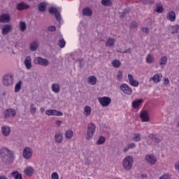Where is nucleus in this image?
<instances>
[{
  "instance_id": "a878e982",
  "label": "nucleus",
  "mask_w": 179,
  "mask_h": 179,
  "mask_svg": "<svg viewBox=\"0 0 179 179\" xmlns=\"http://www.w3.org/2000/svg\"><path fill=\"white\" fill-rule=\"evenodd\" d=\"M55 140L57 142V143H62V141H63L62 134L59 132L56 133L55 135Z\"/></svg>"
},
{
  "instance_id": "b1692460",
  "label": "nucleus",
  "mask_w": 179,
  "mask_h": 179,
  "mask_svg": "<svg viewBox=\"0 0 179 179\" xmlns=\"http://www.w3.org/2000/svg\"><path fill=\"white\" fill-rule=\"evenodd\" d=\"M166 17L168 20L170 22H175L176 21V13L174 11H171L168 13Z\"/></svg>"
},
{
  "instance_id": "5701e85b",
  "label": "nucleus",
  "mask_w": 179,
  "mask_h": 179,
  "mask_svg": "<svg viewBox=\"0 0 179 179\" xmlns=\"http://www.w3.org/2000/svg\"><path fill=\"white\" fill-rule=\"evenodd\" d=\"M10 177L14 179H23V176L19 171H13L10 174Z\"/></svg>"
},
{
  "instance_id": "423d86ee",
  "label": "nucleus",
  "mask_w": 179,
  "mask_h": 179,
  "mask_svg": "<svg viewBox=\"0 0 179 179\" xmlns=\"http://www.w3.org/2000/svg\"><path fill=\"white\" fill-rule=\"evenodd\" d=\"M120 89L124 94H127V96H131L132 94V88L128 85V84H122L120 85Z\"/></svg>"
},
{
  "instance_id": "6ab92c4d",
  "label": "nucleus",
  "mask_w": 179,
  "mask_h": 179,
  "mask_svg": "<svg viewBox=\"0 0 179 179\" xmlns=\"http://www.w3.org/2000/svg\"><path fill=\"white\" fill-rule=\"evenodd\" d=\"M24 64L25 67L27 68V69H28V70L31 69V57H30V56H27L25 58Z\"/></svg>"
},
{
  "instance_id": "3c124183",
  "label": "nucleus",
  "mask_w": 179,
  "mask_h": 179,
  "mask_svg": "<svg viewBox=\"0 0 179 179\" xmlns=\"http://www.w3.org/2000/svg\"><path fill=\"white\" fill-rule=\"evenodd\" d=\"M117 80H121V79H122V71H119L117 72Z\"/></svg>"
},
{
  "instance_id": "a19ab883",
  "label": "nucleus",
  "mask_w": 179,
  "mask_h": 179,
  "mask_svg": "<svg viewBox=\"0 0 179 179\" xmlns=\"http://www.w3.org/2000/svg\"><path fill=\"white\" fill-rule=\"evenodd\" d=\"M20 30H21V31H24V30H26V22L23 21L20 22Z\"/></svg>"
},
{
  "instance_id": "603ef678",
  "label": "nucleus",
  "mask_w": 179,
  "mask_h": 179,
  "mask_svg": "<svg viewBox=\"0 0 179 179\" xmlns=\"http://www.w3.org/2000/svg\"><path fill=\"white\" fill-rule=\"evenodd\" d=\"M173 29H175V30L172 32L173 34H176V33H178V30H179V25L176 24L175 26L173 27Z\"/></svg>"
},
{
  "instance_id": "c9c22d12",
  "label": "nucleus",
  "mask_w": 179,
  "mask_h": 179,
  "mask_svg": "<svg viewBox=\"0 0 179 179\" xmlns=\"http://www.w3.org/2000/svg\"><path fill=\"white\" fill-rule=\"evenodd\" d=\"M166 64H167V57L164 56L159 61V65L163 67L164 65H166Z\"/></svg>"
},
{
  "instance_id": "dca6fc26",
  "label": "nucleus",
  "mask_w": 179,
  "mask_h": 179,
  "mask_svg": "<svg viewBox=\"0 0 179 179\" xmlns=\"http://www.w3.org/2000/svg\"><path fill=\"white\" fill-rule=\"evenodd\" d=\"M143 103V99H137L132 102L131 107L134 110H136V108H138V107Z\"/></svg>"
},
{
  "instance_id": "9d476101",
  "label": "nucleus",
  "mask_w": 179,
  "mask_h": 179,
  "mask_svg": "<svg viewBox=\"0 0 179 179\" xmlns=\"http://www.w3.org/2000/svg\"><path fill=\"white\" fill-rule=\"evenodd\" d=\"M127 78L131 86H133V87H138L139 86V81L135 80L132 74H128Z\"/></svg>"
},
{
  "instance_id": "9b49d317",
  "label": "nucleus",
  "mask_w": 179,
  "mask_h": 179,
  "mask_svg": "<svg viewBox=\"0 0 179 179\" xmlns=\"http://www.w3.org/2000/svg\"><path fill=\"white\" fill-rule=\"evenodd\" d=\"M34 62L35 64L42 65L43 66H47L49 64L48 60L42 57H36L34 59Z\"/></svg>"
},
{
  "instance_id": "f8f14e48",
  "label": "nucleus",
  "mask_w": 179,
  "mask_h": 179,
  "mask_svg": "<svg viewBox=\"0 0 179 179\" xmlns=\"http://www.w3.org/2000/svg\"><path fill=\"white\" fill-rule=\"evenodd\" d=\"M22 153L24 159H29L33 156V151L29 147L25 148Z\"/></svg>"
},
{
  "instance_id": "0e129e2a",
  "label": "nucleus",
  "mask_w": 179,
  "mask_h": 179,
  "mask_svg": "<svg viewBox=\"0 0 179 179\" xmlns=\"http://www.w3.org/2000/svg\"><path fill=\"white\" fill-rule=\"evenodd\" d=\"M142 177H146V176H143V175H142Z\"/></svg>"
},
{
  "instance_id": "e433bc0d",
  "label": "nucleus",
  "mask_w": 179,
  "mask_h": 179,
  "mask_svg": "<svg viewBox=\"0 0 179 179\" xmlns=\"http://www.w3.org/2000/svg\"><path fill=\"white\" fill-rule=\"evenodd\" d=\"M150 138V139H151L152 141H155V142H156L157 143H159L160 142V138H157V137L156 136V135L151 134L149 135L148 136Z\"/></svg>"
},
{
  "instance_id": "ea45409f",
  "label": "nucleus",
  "mask_w": 179,
  "mask_h": 179,
  "mask_svg": "<svg viewBox=\"0 0 179 179\" xmlns=\"http://www.w3.org/2000/svg\"><path fill=\"white\" fill-rule=\"evenodd\" d=\"M133 141L134 142H139V141H141V134H134L133 136Z\"/></svg>"
},
{
  "instance_id": "20e7f679",
  "label": "nucleus",
  "mask_w": 179,
  "mask_h": 179,
  "mask_svg": "<svg viewBox=\"0 0 179 179\" xmlns=\"http://www.w3.org/2000/svg\"><path fill=\"white\" fill-rule=\"evenodd\" d=\"M98 101L102 107H108L111 104V98L108 96L99 97Z\"/></svg>"
},
{
  "instance_id": "4468645a",
  "label": "nucleus",
  "mask_w": 179,
  "mask_h": 179,
  "mask_svg": "<svg viewBox=\"0 0 179 179\" xmlns=\"http://www.w3.org/2000/svg\"><path fill=\"white\" fill-rule=\"evenodd\" d=\"M10 22V16L8 14H2L0 15L1 23H9Z\"/></svg>"
},
{
  "instance_id": "4be33fe9",
  "label": "nucleus",
  "mask_w": 179,
  "mask_h": 179,
  "mask_svg": "<svg viewBox=\"0 0 179 179\" xmlns=\"http://www.w3.org/2000/svg\"><path fill=\"white\" fill-rule=\"evenodd\" d=\"M1 131L4 136H9V134H10V127L3 126L1 127Z\"/></svg>"
},
{
  "instance_id": "2eb2a0df",
  "label": "nucleus",
  "mask_w": 179,
  "mask_h": 179,
  "mask_svg": "<svg viewBox=\"0 0 179 179\" xmlns=\"http://www.w3.org/2000/svg\"><path fill=\"white\" fill-rule=\"evenodd\" d=\"M24 173L28 177H31L34 174V169L31 166H27L24 169Z\"/></svg>"
},
{
  "instance_id": "ddd939ff",
  "label": "nucleus",
  "mask_w": 179,
  "mask_h": 179,
  "mask_svg": "<svg viewBox=\"0 0 179 179\" xmlns=\"http://www.w3.org/2000/svg\"><path fill=\"white\" fill-rule=\"evenodd\" d=\"M140 118L142 120V122H148L150 120V117H149V113L148 111L143 110L141 112Z\"/></svg>"
},
{
  "instance_id": "c756f323",
  "label": "nucleus",
  "mask_w": 179,
  "mask_h": 179,
  "mask_svg": "<svg viewBox=\"0 0 179 179\" xmlns=\"http://www.w3.org/2000/svg\"><path fill=\"white\" fill-rule=\"evenodd\" d=\"M145 61L147 64H152L155 61V57L152 54H148L145 58Z\"/></svg>"
},
{
  "instance_id": "2f4dec72",
  "label": "nucleus",
  "mask_w": 179,
  "mask_h": 179,
  "mask_svg": "<svg viewBox=\"0 0 179 179\" xmlns=\"http://www.w3.org/2000/svg\"><path fill=\"white\" fill-rule=\"evenodd\" d=\"M84 113H85V116L90 117V114H92V108L89 106H85L84 108Z\"/></svg>"
},
{
  "instance_id": "79ce46f5",
  "label": "nucleus",
  "mask_w": 179,
  "mask_h": 179,
  "mask_svg": "<svg viewBox=\"0 0 179 179\" xmlns=\"http://www.w3.org/2000/svg\"><path fill=\"white\" fill-rule=\"evenodd\" d=\"M66 43L65 42V40L61 39L58 42V45L60 47V48H64L66 45Z\"/></svg>"
},
{
  "instance_id": "c03bdc74",
  "label": "nucleus",
  "mask_w": 179,
  "mask_h": 179,
  "mask_svg": "<svg viewBox=\"0 0 179 179\" xmlns=\"http://www.w3.org/2000/svg\"><path fill=\"white\" fill-rule=\"evenodd\" d=\"M106 142V138L104 136H100L99 140L97 141V144L98 145H103Z\"/></svg>"
},
{
  "instance_id": "09e8293b",
  "label": "nucleus",
  "mask_w": 179,
  "mask_h": 179,
  "mask_svg": "<svg viewBox=\"0 0 179 179\" xmlns=\"http://www.w3.org/2000/svg\"><path fill=\"white\" fill-rule=\"evenodd\" d=\"M48 31H55L57 30V27L54 25H50L48 27Z\"/></svg>"
},
{
  "instance_id": "412c9836",
  "label": "nucleus",
  "mask_w": 179,
  "mask_h": 179,
  "mask_svg": "<svg viewBox=\"0 0 179 179\" xmlns=\"http://www.w3.org/2000/svg\"><path fill=\"white\" fill-rule=\"evenodd\" d=\"M87 83L92 86H94L97 83V78L94 76H91L87 78Z\"/></svg>"
},
{
  "instance_id": "0eeeda50",
  "label": "nucleus",
  "mask_w": 179,
  "mask_h": 179,
  "mask_svg": "<svg viewBox=\"0 0 179 179\" xmlns=\"http://www.w3.org/2000/svg\"><path fill=\"white\" fill-rule=\"evenodd\" d=\"M45 114L46 115H55L56 117H62L64 115V113L61 111H58L57 110L55 109H49L45 110Z\"/></svg>"
},
{
  "instance_id": "de8ad7c7",
  "label": "nucleus",
  "mask_w": 179,
  "mask_h": 179,
  "mask_svg": "<svg viewBox=\"0 0 179 179\" xmlns=\"http://www.w3.org/2000/svg\"><path fill=\"white\" fill-rule=\"evenodd\" d=\"M52 179H59V176L58 175V173L54 172L51 175Z\"/></svg>"
},
{
  "instance_id": "a211bd4d",
  "label": "nucleus",
  "mask_w": 179,
  "mask_h": 179,
  "mask_svg": "<svg viewBox=\"0 0 179 179\" xmlns=\"http://www.w3.org/2000/svg\"><path fill=\"white\" fill-rule=\"evenodd\" d=\"M145 160L150 164H155L156 163V157H155L153 155H146Z\"/></svg>"
},
{
  "instance_id": "5fc2aeb1",
  "label": "nucleus",
  "mask_w": 179,
  "mask_h": 179,
  "mask_svg": "<svg viewBox=\"0 0 179 179\" xmlns=\"http://www.w3.org/2000/svg\"><path fill=\"white\" fill-rule=\"evenodd\" d=\"M142 31L143 32V33H146L147 34H149V29H148L147 27H143V29H142Z\"/></svg>"
},
{
  "instance_id": "72a5a7b5",
  "label": "nucleus",
  "mask_w": 179,
  "mask_h": 179,
  "mask_svg": "<svg viewBox=\"0 0 179 179\" xmlns=\"http://www.w3.org/2000/svg\"><path fill=\"white\" fill-rule=\"evenodd\" d=\"M38 48V43H37V41H34L30 45L31 51H36V50H37Z\"/></svg>"
},
{
  "instance_id": "f3484780",
  "label": "nucleus",
  "mask_w": 179,
  "mask_h": 179,
  "mask_svg": "<svg viewBox=\"0 0 179 179\" xmlns=\"http://www.w3.org/2000/svg\"><path fill=\"white\" fill-rule=\"evenodd\" d=\"M5 118H8V117H15L16 115V110L13 109H8L5 111Z\"/></svg>"
},
{
  "instance_id": "1a4fd4ad",
  "label": "nucleus",
  "mask_w": 179,
  "mask_h": 179,
  "mask_svg": "<svg viewBox=\"0 0 179 179\" xmlns=\"http://www.w3.org/2000/svg\"><path fill=\"white\" fill-rule=\"evenodd\" d=\"M13 83V76L6 75L3 77V84L4 86H10Z\"/></svg>"
},
{
  "instance_id": "7ed1b4c3",
  "label": "nucleus",
  "mask_w": 179,
  "mask_h": 179,
  "mask_svg": "<svg viewBox=\"0 0 179 179\" xmlns=\"http://www.w3.org/2000/svg\"><path fill=\"white\" fill-rule=\"evenodd\" d=\"M94 132H96V124L94 123H90L88 124L87 132V139H92L93 138V135H94Z\"/></svg>"
},
{
  "instance_id": "bf43d9fd",
  "label": "nucleus",
  "mask_w": 179,
  "mask_h": 179,
  "mask_svg": "<svg viewBox=\"0 0 179 179\" xmlns=\"http://www.w3.org/2000/svg\"><path fill=\"white\" fill-rule=\"evenodd\" d=\"M0 179H8V177L6 176H0Z\"/></svg>"
},
{
  "instance_id": "cd10ccee",
  "label": "nucleus",
  "mask_w": 179,
  "mask_h": 179,
  "mask_svg": "<svg viewBox=\"0 0 179 179\" xmlns=\"http://www.w3.org/2000/svg\"><path fill=\"white\" fill-rule=\"evenodd\" d=\"M52 90L54 93H59V85L58 83H54L52 85Z\"/></svg>"
},
{
  "instance_id": "864d4df0",
  "label": "nucleus",
  "mask_w": 179,
  "mask_h": 179,
  "mask_svg": "<svg viewBox=\"0 0 179 179\" xmlns=\"http://www.w3.org/2000/svg\"><path fill=\"white\" fill-rule=\"evenodd\" d=\"M135 27H138V23L136 22H132L131 24V29H135Z\"/></svg>"
},
{
  "instance_id": "39448f33",
  "label": "nucleus",
  "mask_w": 179,
  "mask_h": 179,
  "mask_svg": "<svg viewBox=\"0 0 179 179\" xmlns=\"http://www.w3.org/2000/svg\"><path fill=\"white\" fill-rule=\"evenodd\" d=\"M48 12L49 13H50V15H55L57 20L58 22H61V14L59 13V12H58V9H57V8L55 7H50L48 9Z\"/></svg>"
},
{
  "instance_id": "7c9ffc66",
  "label": "nucleus",
  "mask_w": 179,
  "mask_h": 179,
  "mask_svg": "<svg viewBox=\"0 0 179 179\" xmlns=\"http://www.w3.org/2000/svg\"><path fill=\"white\" fill-rule=\"evenodd\" d=\"M45 8H47V4L44 2H41L38 5V9L39 12H44L45 10Z\"/></svg>"
},
{
  "instance_id": "4c0bfd02",
  "label": "nucleus",
  "mask_w": 179,
  "mask_h": 179,
  "mask_svg": "<svg viewBox=\"0 0 179 179\" xmlns=\"http://www.w3.org/2000/svg\"><path fill=\"white\" fill-rule=\"evenodd\" d=\"M20 89H22V81H19L15 86V92L17 93V92H20Z\"/></svg>"
},
{
  "instance_id": "680f3d73",
  "label": "nucleus",
  "mask_w": 179,
  "mask_h": 179,
  "mask_svg": "<svg viewBox=\"0 0 179 179\" xmlns=\"http://www.w3.org/2000/svg\"><path fill=\"white\" fill-rule=\"evenodd\" d=\"M124 52V53L131 52V48H129V49L126 50Z\"/></svg>"
},
{
  "instance_id": "f03ea898",
  "label": "nucleus",
  "mask_w": 179,
  "mask_h": 179,
  "mask_svg": "<svg viewBox=\"0 0 179 179\" xmlns=\"http://www.w3.org/2000/svg\"><path fill=\"white\" fill-rule=\"evenodd\" d=\"M134 163V158L132 156H127L123 160V167L125 170H131L132 169V164Z\"/></svg>"
},
{
  "instance_id": "13d9d810",
  "label": "nucleus",
  "mask_w": 179,
  "mask_h": 179,
  "mask_svg": "<svg viewBox=\"0 0 179 179\" xmlns=\"http://www.w3.org/2000/svg\"><path fill=\"white\" fill-rule=\"evenodd\" d=\"M175 169L176 170H179V162L175 164Z\"/></svg>"
},
{
  "instance_id": "aec40b11",
  "label": "nucleus",
  "mask_w": 179,
  "mask_h": 179,
  "mask_svg": "<svg viewBox=\"0 0 179 179\" xmlns=\"http://www.w3.org/2000/svg\"><path fill=\"white\" fill-rule=\"evenodd\" d=\"M29 8H30V6L25 3H20L17 5V10H23L24 9H29Z\"/></svg>"
},
{
  "instance_id": "f257e3e1",
  "label": "nucleus",
  "mask_w": 179,
  "mask_h": 179,
  "mask_svg": "<svg viewBox=\"0 0 179 179\" xmlns=\"http://www.w3.org/2000/svg\"><path fill=\"white\" fill-rule=\"evenodd\" d=\"M13 151H10L7 148H3L0 150V156L1 157H7V163H12L13 162L15 157Z\"/></svg>"
},
{
  "instance_id": "49530a36",
  "label": "nucleus",
  "mask_w": 179,
  "mask_h": 179,
  "mask_svg": "<svg viewBox=\"0 0 179 179\" xmlns=\"http://www.w3.org/2000/svg\"><path fill=\"white\" fill-rule=\"evenodd\" d=\"M127 13H129V11L128 10H124V12L120 13L121 19H122L123 17H125Z\"/></svg>"
},
{
  "instance_id": "a18cd8bd",
  "label": "nucleus",
  "mask_w": 179,
  "mask_h": 179,
  "mask_svg": "<svg viewBox=\"0 0 179 179\" xmlns=\"http://www.w3.org/2000/svg\"><path fill=\"white\" fill-rule=\"evenodd\" d=\"M164 10V8H163L162 6H159L156 8V12H157V13H163Z\"/></svg>"
},
{
  "instance_id": "c85d7f7f",
  "label": "nucleus",
  "mask_w": 179,
  "mask_h": 179,
  "mask_svg": "<svg viewBox=\"0 0 179 179\" xmlns=\"http://www.w3.org/2000/svg\"><path fill=\"white\" fill-rule=\"evenodd\" d=\"M73 136V131L69 129L66 131L65 133L66 139H72Z\"/></svg>"
},
{
  "instance_id": "37998d69",
  "label": "nucleus",
  "mask_w": 179,
  "mask_h": 179,
  "mask_svg": "<svg viewBox=\"0 0 179 179\" xmlns=\"http://www.w3.org/2000/svg\"><path fill=\"white\" fill-rule=\"evenodd\" d=\"M101 3L103 6H109V5H111L112 2L111 0H102Z\"/></svg>"
},
{
  "instance_id": "473e14b6",
  "label": "nucleus",
  "mask_w": 179,
  "mask_h": 179,
  "mask_svg": "<svg viewBox=\"0 0 179 179\" xmlns=\"http://www.w3.org/2000/svg\"><path fill=\"white\" fill-rule=\"evenodd\" d=\"M83 15L84 16H92V10L89 8L83 10Z\"/></svg>"
},
{
  "instance_id": "f704fd0d",
  "label": "nucleus",
  "mask_w": 179,
  "mask_h": 179,
  "mask_svg": "<svg viewBox=\"0 0 179 179\" xmlns=\"http://www.w3.org/2000/svg\"><path fill=\"white\" fill-rule=\"evenodd\" d=\"M112 65L114 68H120L121 66V62L118 59H115L112 62Z\"/></svg>"
},
{
  "instance_id": "69168bd1",
  "label": "nucleus",
  "mask_w": 179,
  "mask_h": 179,
  "mask_svg": "<svg viewBox=\"0 0 179 179\" xmlns=\"http://www.w3.org/2000/svg\"><path fill=\"white\" fill-rule=\"evenodd\" d=\"M29 1H32V0H29Z\"/></svg>"
},
{
  "instance_id": "8fccbe9b",
  "label": "nucleus",
  "mask_w": 179,
  "mask_h": 179,
  "mask_svg": "<svg viewBox=\"0 0 179 179\" xmlns=\"http://www.w3.org/2000/svg\"><path fill=\"white\" fill-rule=\"evenodd\" d=\"M36 111H37V109L34 106V104H31V110H30L31 114H34V113H36Z\"/></svg>"
},
{
  "instance_id": "6e6552de",
  "label": "nucleus",
  "mask_w": 179,
  "mask_h": 179,
  "mask_svg": "<svg viewBox=\"0 0 179 179\" xmlns=\"http://www.w3.org/2000/svg\"><path fill=\"white\" fill-rule=\"evenodd\" d=\"M163 75L161 73H157L154 74V76L149 78V82H153L154 83H160L162 82V78Z\"/></svg>"
},
{
  "instance_id": "393cba45",
  "label": "nucleus",
  "mask_w": 179,
  "mask_h": 179,
  "mask_svg": "<svg viewBox=\"0 0 179 179\" xmlns=\"http://www.w3.org/2000/svg\"><path fill=\"white\" fill-rule=\"evenodd\" d=\"M10 30H12V25L10 24H6L3 29H2V34L5 35V34H8V33H9V31H10Z\"/></svg>"
},
{
  "instance_id": "e2e57ef3",
  "label": "nucleus",
  "mask_w": 179,
  "mask_h": 179,
  "mask_svg": "<svg viewBox=\"0 0 179 179\" xmlns=\"http://www.w3.org/2000/svg\"><path fill=\"white\" fill-rule=\"evenodd\" d=\"M148 1H149V2H150V3H153V1H154V0H148Z\"/></svg>"
},
{
  "instance_id": "58836bf2",
  "label": "nucleus",
  "mask_w": 179,
  "mask_h": 179,
  "mask_svg": "<svg viewBox=\"0 0 179 179\" xmlns=\"http://www.w3.org/2000/svg\"><path fill=\"white\" fill-rule=\"evenodd\" d=\"M136 145L134 143H131L130 144H128L127 147H125L124 149V152H127V150H129V149H134L135 148Z\"/></svg>"
},
{
  "instance_id": "052dcab7",
  "label": "nucleus",
  "mask_w": 179,
  "mask_h": 179,
  "mask_svg": "<svg viewBox=\"0 0 179 179\" xmlns=\"http://www.w3.org/2000/svg\"><path fill=\"white\" fill-rule=\"evenodd\" d=\"M40 111L41 113H44V111H45V109L44 108H41Z\"/></svg>"
},
{
  "instance_id": "bb28decb",
  "label": "nucleus",
  "mask_w": 179,
  "mask_h": 179,
  "mask_svg": "<svg viewBox=\"0 0 179 179\" xmlns=\"http://www.w3.org/2000/svg\"><path fill=\"white\" fill-rule=\"evenodd\" d=\"M115 43V40L114 38H109L107 39L106 45V47H113Z\"/></svg>"
},
{
  "instance_id": "6e6d98bb",
  "label": "nucleus",
  "mask_w": 179,
  "mask_h": 179,
  "mask_svg": "<svg viewBox=\"0 0 179 179\" xmlns=\"http://www.w3.org/2000/svg\"><path fill=\"white\" fill-rule=\"evenodd\" d=\"M169 83H170V80H169V78H165L164 79V85H169Z\"/></svg>"
},
{
  "instance_id": "4d7b16f0",
  "label": "nucleus",
  "mask_w": 179,
  "mask_h": 179,
  "mask_svg": "<svg viewBox=\"0 0 179 179\" xmlns=\"http://www.w3.org/2000/svg\"><path fill=\"white\" fill-rule=\"evenodd\" d=\"M61 124H62V121H61V120H57V121L56 122V125H57V127H61Z\"/></svg>"
}]
</instances>
